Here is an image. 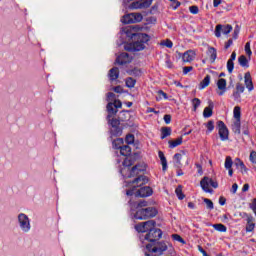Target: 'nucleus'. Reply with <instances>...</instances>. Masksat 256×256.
Returning a JSON list of instances; mask_svg holds the SVG:
<instances>
[{"instance_id": "1", "label": "nucleus", "mask_w": 256, "mask_h": 256, "mask_svg": "<svg viewBox=\"0 0 256 256\" xmlns=\"http://www.w3.org/2000/svg\"><path fill=\"white\" fill-rule=\"evenodd\" d=\"M146 183H149L147 176L140 175L136 177L133 181L128 183V187L131 188L126 191V195H135V197H151V195H153V189L149 186L143 187V185H146ZM137 187L141 188L135 191Z\"/></svg>"}, {"instance_id": "2", "label": "nucleus", "mask_w": 256, "mask_h": 256, "mask_svg": "<svg viewBox=\"0 0 256 256\" xmlns=\"http://www.w3.org/2000/svg\"><path fill=\"white\" fill-rule=\"evenodd\" d=\"M132 165L133 159H131V157L125 158V160L123 161V169L120 170V173L126 179H131V177H137V175H139L141 171H145L143 166L139 164L129 169V167H131Z\"/></svg>"}, {"instance_id": "3", "label": "nucleus", "mask_w": 256, "mask_h": 256, "mask_svg": "<svg viewBox=\"0 0 256 256\" xmlns=\"http://www.w3.org/2000/svg\"><path fill=\"white\" fill-rule=\"evenodd\" d=\"M167 249V244L165 242H158L154 244L146 245V256H161L163 252Z\"/></svg>"}, {"instance_id": "4", "label": "nucleus", "mask_w": 256, "mask_h": 256, "mask_svg": "<svg viewBox=\"0 0 256 256\" xmlns=\"http://www.w3.org/2000/svg\"><path fill=\"white\" fill-rule=\"evenodd\" d=\"M130 37L131 39L137 37V41L133 43L134 51H143L145 49V43L149 41V35L143 33H132Z\"/></svg>"}, {"instance_id": "5", "label": "nucleus", "mask_w": 256, "mask_h": 256, "mask_svg": "<svg viewBox=\"0 0 256 256\" xmlns=\"http://www.w3.org/2000/svg\"><path fill=\"white\" fill-rule=\"evenodd\" d=\"M17 223L22 233H29V231H31V219H29V216H27V214H18Z\"/></svg>"}, {"instance_id": "6", "label": "nucleus", "mask_w": 256, "mask_h": 256, "mask_svg": "<svg viewBox=\"0 0 256 256\" xmlns=\"http://www.w3.org/2000/svg\"><path fill=\"white\" fill-rule=\"evenodd\" d=\"M163 237V232L161 229L153 228L146 235L141 236V241H149L150 243H155V241H159V239Z\"/></svg>"}, {"instance_id": "7", "label": "nucleus", "mask_w": 256, "mask_h": 256, "mask_svg": "<svg viewBox=\"0 0 256 256\" xmlns=\"http://www.w3.org/2000/svg\"><path fill=\"white\" fill-rule=\"evenodd\" d=\"M157 225V222L155 220H148L146 222H140L135 225V229L138 233H149L153 229H155V226Z\"/></svg>"}, {"instance_id": "8", "label": "nucleus", "mask_w": 256, "mask_h": 256, "mask_svg": "<svg viewBox=\"0 0 256 256\" xmlns=\"http://www.w3.org/2000/svg\"><path fill=\"white\" fill-rule=\"evenodd\" d=\"M200 185L203 191H205V193H211V190L209 189V185H211V187H213L214 189H217L219 187V184L209 177H204L200 181Z\"/></svg>"}, {"instance_id": "9", "label": "nucleus", "mask_w": 256, "mask_h": 256, "mask_svg": "<svg viewBox=\"0 0 256 256\" xmlns=\"http://www.w3.org/2000/svg\"><path fill=\"white\" fill-rule=\"evenodd\" d=\"M123 107V104L121 103V100H114V103L109 102L107 104V111H108V119H111L113 115H116L117 109H121Z\"/></svg>"}, {"instance_id": "10", "label": "nucleus", "mask_w": 256, "mask_h": 256, "mask_svg": "<svg viewBox=\"0 0 256 256\" xmlns=\"http://www.w3.org/2000/svg\"><path fill=\"white\" fill-rule=\"evenodd\" d=\"M218 135L221 141L229 140V129L225 125L224 121H218Z\"/></svg>"}, {"instance_id": "11", "label": "nucleus", "mask_w": 256, "mask_h": 256, "mask_svg": "<svg viewBox=\"0 0 256 256\" xmlns=\"http://www.w3.org/2000/svg\"><path fill=\"white\" fill-rule=\"evenodd\" d=\"M153 0H138L132 2L129 6L130 9H147L151 7Z\"/></svg>"}, {"instance_id": "12", "label": "nucleus", "mask_w": 256, "mask_h": 256, "mask_svg": "<svg viewBox=\"0 0 256 256\" xmlns=\"http://www.w3.org/2000/svg\"><path fill=\"white\" fill-rule=\"evenodd\" d=\"M231 31H233V26H231L230 24H227V25L218 24L215 29V36L221 37V33L222 35H229Z\"/></svg>"}, {"instance_id": "13", "label": "nucleus", "mask_w": 256, "mask_h": 256, "mask_svg": "<svg viewBox=\"0 0 256 256\" xmlns=\"http://www.w3.org/2000/svg\"><path fill=\"white\" fill-rule=\"evenodd\" d=\"M116 63L118 65H127V63H131V56L127 52H123L116 58Z\"/></svg>"}, {"instance_id": "14", "label": "nucleus", "mask_w": 256, "mask_h": 256, "mask_svg": "<svg viewBox=\"0 0 256 256\" xmlns=\"http://www.w3.org/2000/svg\"><path fill=\"white\" fill-rule=\"evenodd\" d=\"M217 87L220 90V92H218V95H225V91H227V80H225L224 78H220L217 82Z\"/></svg>"}, {"instance_id": "15", "label": "nucleus", "mask_w": 256, "mask_h": 256, "mask_svg": "<svg viewBox=\"0 0 256 256\" xmlns=\"http://www.w3.org/2000/svg\"><path fill=\"white\" fill-rule=\"evenodd\" d=\"M193 59H195V52L193 50L186 51L182 56V61H184V63H191Z\"/></svg>"}, {"instance_id": "16", "label": "nucleus", "mask_w": 256, "mask_h": 256, "mask_svg": "<svg viewBox=\"0 0 256 256\" xmlns=\"http://www.w3.org/2000/svg\"><path fill=\"white\" fill-rule=\"evenodd\" d=\"M208 105L209 106L204 108V111H203V117L205 119H209V117L213 116V107H214L213 101H209Z\"/></svg>"}, {"instance_id": "17", "label": "nucleus", "mask_w": 256, "mask_h": 256, "mask_svg": "<svg viewBox=\"0 0 256 256\" xmlns=\"http://www.w3.org/2000/svg\"><path fill=\"white\" fill-rule=\"evenodd\" d=\"M108 77L110 81H117L119 79V68H111L108 72Z\"/></svg>"}, {"instance_id": "18", "label": "nucleus", "mask_w": 256, "mask_h": 256, "mask_svg": "<svg viewBox=\"0 0 256 256\" xmlns=\"http://www.w3.org/2000/svg\"><path fill=\"white\" fill-rule=\"evenodd\" d=\"M244 83L248 91H253V80L251 79V73L247 72L244 76Z\"/></svg>"}, {"instance_id": "19", "label": "nucleus", "mask_w": 256, "mask_h": 256, "mask_svg": "<svg viewBox=\"0 0 256 256\" xmlns=\"http://www.w3.org/2000/svg\"><path fill=\"white\" fill-rule=\"evenodd\" d=\"M231 129L235 135H241V120H234Z\"/></svg>"}, {"instance_id": "20", "label": "nucleus", "mask_w": 256, "mask_h": 256, "mask_svg": "<svg viewBox=\"0 0 256 256\" xmlns=\"http://www.w3.org/2000/svg\"><path fill=\"white\" fill-rule=\"evenodd\" d=\"M146 213H147V211L145 210V208L138 209L136 211V213L134 214V218H136L140 221H143V220L147 219Z\"/></svg>"}, {"instance_id": "21", "label": "nucleus", "mask_w": 256, "mask_h": 256, "mask_svg": "<svg viewBox=\"0 0 256 256\" xmlns=\"http://www.w3.org/2000/svg\"><path fill=\"white\" fill-rule=\"evenodd\" d=\"M183 157H185V151H182L181 153H176L174 155L175 167H181V159H183Z\"/></svg>"}, {"instance_id": "22", "label": "nucleus", "mask_w": 256, "mask_h": 256, "mask_svg": "<svg viewBox=\"0 0 256 256\" xmlns=\"http://www.w3.org/2000/svg\"><path fill=\"white\" fill-rule=\"evenodd\" d=\"M146 211V219H151L157 215V209L155 207L144 208Z\"/></svg>"}, {"instance_id": "23", "label": "nucleus", "mask_w": 256, "mask_h": 256, "mask_svg": "<svg viewBox=\"0 0 256 256\" xmlns=\"http://www.w3.org/2000/svg\"><path fill=\"white\" fill-rule=\"evenodd\" d=\"M116 149H120V153L124 157H128V155H131V147L129 145L119 146L116 147Z\"/></svg>"}, {"instance_id": "24", "label": "nucleus", "mask_w": 256, "mask_h": 256, "mask_svg": "<svg viewBox=\"0 0 256 256\" xmlns=\"http://www.w3.org/2000/svg\"><path fill=\"white\" fill-rule=\"evenodd\" d=\"M158 157L161 161L162 171H167V158L165 157L163 151L158 152Z\"/></svg>"}, {"instance_id": "25", "label": "nucleus", "mask_w": 256, "mask_h": 256, "mask_svg": "<svg viewBox=\"0 0 256 256\" xmlns=\"http://www.w3.org/2000/svg\"><path fill=\"white\" fill-rule=\"evenodd\" d=\"M168 143H169L170 149H175V147H179V145L183 143V138L179 137L176 140H169Z\"/></svg>"}, {"instance_id": "26", "label": "nucleus", "mask_w": 256, "mask_h": 256, "mask_svg": "<svg viewBox=\"0 0 256 256\" xmlns=\"http://www.w3.org/2000/svg\"><path fill=\"white\" fill-rule=\"evenodd\" d=\"M208 55L210 56L211 63H215V59H217V49H215L214 47H209Z\"/></svg>"}, {"instance_id": "27", "label": "nucleus", "mask_w": 256, "mask_h": 256, "mask_svg": "<svg viewBox=\"0 0 256 256\" xmlns=\"http://www.w3.org/2000/svg\"><path fill=\"white\" fill-rule=\"evenodd\" d=\"M171 127H162L161 128V139H167V137H171Z\"/></svg>"}, {"instance_id": "28", "label": "nucleus", "mask_w": 256, "mask_h": 256, "mask_svg": "<svg viewBox=\"0 0 256 256\" xmlns=\"http://www.w3.org/2000/svg\"><path fill=\"white\" fill-rule=\"evenodd\" d=\"M238 63L241 67H245L246 69L249 68V60H247V57L245 55H241L238 58Z\"/></svg>"}, {"instance_id": "29", "label": "nucleus", "mask_w": 256, "mask_h": 256, "mask_svg": "<svg viewBox=\"0 0 256 256\" xmlns=\"http://www.w3.org/2000/svg\"><path fill=\"white\" fill-rule=\"evenodd\" d=\"M122 23H124V25H129L131 23H135L134 19H133V13L127 14L122 18Z\"/></svg>"}, {"instance_id": "30", "label": "nucleus", "mask_w": 256, "mask_h": 256, "mask_svg": "<svg viewBox=\"0 0 256 256\" xmlns=\"http://www.w3.org/2000/svg\"><path fill=\"white\" fill-rule=\"evenodd\" d=\"M209 83H211V76L206 75L205 78L201 81L199 89H205V87H209Z\"/></svg>"}, {"instance_id": "31", "label": "nucleus", "mask_w": 256, "mask_h": 256, "mask_svg": "<svg viewBox=\"0 0 256 256\" xmlns=\"http://www.w3.org/2000/svg\"><path fill=\"white\" fill-rule=\"evenodd\" d=\"M233 115H234L235 121H241V107L239 106L234 107Z\"/></svg>"}, {"instance_id": "32", "label": "nucleus", "mask_w": 256, "mask_h": 256, "mask_svg": "<svg viewBox=\"0 0 256 256\" xmlns=\"http://www.w3.org/2000/svg\"><path fill=\"white\" fill-rule=\"evenodd\" d=\"M213 228L216 231H219L220 233H226L227 232V226H225L223 224H214Z\"/></svg>"}, {"instance_id": "33", "label": "nucleus", "mask_w": 256, "mask_h": 256, "mask_svg": "<svg viewBox=\"0 0 256 256\" xmlns=\"http://www.w3.org/2000/svg\"><path fill=\"white\" fill-rule=\"evenodd\" d=\"M175 193L180 201H183V199H185V194H183V188L181 186H178L176 188Z\"/></svg>"}, {"instance_id": "34", "label": "nucleus", "mask_w": 256, "mask_h": 256, "mask_svg": "<svg viewBox=\"0 0 256 256\" xmlns=\"http://www.w3.org/2000/svg\"><path fill=\"white\" fill-rule=\"evenodd\" d=\"M235 165L236 167H238V169H240L242 172L243 171H247V167H245V163H243V161H241V159H236L235 160Z\"/></svg>"}, {"instance_id": "35", "label": "nucleus", "mask_w": 256, "mask_h": 256, "mask_svg": "<svg viewBox=\"0 0 256 256\" xmlns=\"http://www.w3.org/2000/svg\"><path fill=\"white\" fill-rule=\"evenodd\" d=\"M225 169H231L233 167V159H231V156H227L224 163Z\"/></svg>"}, {"instance_id": "36", "label": "nucleus", "mask_w": 256, "mask_h": 256, "mask_svg": "<svg viewBox=\"0 0 256 256\" xmlns=\"http://www.w3.org/2000/svg\"><path fill=\"white\" fill-rule=\"evenodd\" d=\"M135 83H137V80L131 77L126 79V87H129V89H133V87H135Z\"/></svg>"}, {"instance_id": "37", "label": "nucleus", "mask_w": 256, "mask_h": 256, "mask_svg": "<svg viewBox=\"0 0 256 256\" xmlns=\"http://www.w3.org/2000/svg\"><path fill=\"white\" fill-rule=\"evenodd\" d=\"M134 23H141L143 21V15L141 13H132Z\"/></svg>"}, {"instance_id": "38", "label": "nucleus", "mask_w": 256, "mask_h": 256, "mask_svg": "<svg viewBox=\"0 0 256 256\" xmlns=\"http://www.w3.org/2000/svg\"><path fill=\"white\" fill-rule=\"evenodd\" d=\"M203 201L206 204L207 209H209L210 211H213V209H215V206L213 205V201H211V199L204 198Z\"/></svg>"}, {"instance_id": "39", "label": "nucleus", "mask_w": 256, "mask_h": 256, "mask_svg": "<svg viewBox=\"0 0 256 256\" xmlns=\"http://www.w3.org/2000/svg\"><path fill=\"white\" fill-rule=\"evenodd\" d=\"M109 123H110L111 127H113L114 129H117V127H119V125H120V122L117 118L109 119Z\"/></svg>"}, {"instance_id": "40", "label": "nucleus", "mask_w": 256, "mask_h": 256, "mask_svg": "<svg viewBox=\"0 0 256 256\" xmlns=\"http://www.w3.org/2000/svg\"><path fill=\"white\" fill-rule=\"evenodd\" d=\"M192 104H193V110L197 111V108H199L201 105V100L199 98H194L192 99Z\"/></svg>"}, {"instance_id": "41", "label": "nucleus", "mask_w": 256, "mask_h": 256, "mask_svg": "<svg viewBox=\"0 0 256 256\" xmlns=\"http://www.w3.org/2000/svg\"><path fill=\"white\" fill-rule=\"evenodd\" d=\"M161 99H168L167 93H165L163 90L158 91V96L156 97V101H161Z\"/></svg>"}, {"instance_id": "42", "label": "nucleus", "mask_w": 256, "mask_h": 256, "mask_svg": "<svg viewBox=\"0 0 256 256\" xmlns=\"http://www.w3.org/2000/svg\"><path fill=\"white\" fill-rule=\"evenodd\" d=\"M206 128L208 133H211L213 129H215V122L213 120H209L208 123L206 124Z\"/></svg>"}, {"instance_id": "43", "label": "nucleus", "mask_w": 256, "mask_h": 256, "mask_svg": "<svg viewBox=\"0 0 256 256\" xmlns=\"http://www.w3.org/2000/svg\"><path fill=\"white\" fill-rule=\"evenodd\" d=\"M127 145H133L135 143V136L133 134H128L125 139Z\"/></svg>"}, {"instance_id": "44", "label": "nucleus", "mask_w": 256, "mask_h": 256, "mask_svg": "<svg viewBox=\"0 0 256 256\" xmlns=\"http://www.w3.org/2000/svg\"><path fill=\"white\" fill-rule=\"evenodd\" d=\"M233 69H235V63H233V60L227 61V71L228 73H233Z\"/></svg>"}, {"instance_id": "45", "label": "nucleus", "mask_w": 256, "mask_h": 256, "mask_svg": "<svg viewBox=\"0 0 256 256\" xmlns=\"http://www.w3.org/2000/svg\"><path fill=\"white\" fill-rule=\"evenodd\" d=\"M245 53L248 55V57H251L253 55V52L251 51V42H247L245 44Z\"/></svg>"}, {"instance_id": "46", "label": "nucleus", "mask_w": 256, "mask_h": 256, "mask_svg": "<svg viewBox=\"0 0 256 256\" xmlns=\"http://www.w3.org/2000/svg\"><path fill=\"white\" fill-rule=\"evenodd\" d=\"M160 45H163L164 47L171 49L173 47V42L171 40H164L160 43Z\"/></svg>"}, {"instance_id": "47", "label": "nucleus", "mask_w": 256, "mask_h": 256, "mask_svg": "<svg viewBox=\"0 0 256 256\" xmlns=\"http://www.w3.org/2000/svg\"><path fill=\"white\" fill-rule=\"evenodd\" d=\"M236 91L238 93H244L245 92V86H243V84H241V83H237L236 84Z\"/></svg>"}, {"instance_id": "48", "label": "nucleus", "mask_w": 256, "mask_h": 256, "mask_svg": "<svg viewBox=\"0 0 256 256\" xmlns=\"http://www.w3.org/2000/svg\"><path fill=\"white\" fill-rule=\"evenodd\" d=\"M189 11H190V13H192V15H197V13H199V7H197V6H190L189 7Z\"/></svg>"}, {"instance_id": "49", "label": "nucleus", "mask_w": 256, "mask_h": 256, "mask_svg": "<svg viewBox=\"0 0 256 256\" xmlns=\"http://www.w3.org/2000/svg\"><path fill=\"white\" fill-rule=\"evenodd\" d=\"M234 101H241V92L234 91L232 94Z\"/></svg>"}, {"instance_id": "50", "label": "nucleus", "mask_w": 256, "mask_h": 256, "mask_svg": "<svg viewBox=\"0 0 256 256\" xmlns=\"http://www.w3.org/2000/svg\"><path fill=\"white\" fill-rule=\"evenodd\" d=\"M172 238L174 239V241H178L179 243H185V240H183L178 234H173Z\"/></svg>"}, {"instance_id": "51", "label": "nucleus", "mask_w": 256, "mask_h": 256, "mask_svg": "<svg viewBox=\"0 0 256 256\" xmlns=\"http://www.w3.org/2000/svg\"><path fill=\"white\" fill-rule=\"evenodd\" d=\"M250 161H251V163H254L256 165V152L255 151H252L250 153Z\"/></svg>"}, {"instance_id": "52", "label": "nucleus", "mask_w": 256, "mask_h": 256, "mask_svg": "<svg viewBox=\"0 0 256 256\" xmlns=\"http://www.w3.org/2000/svg\"><path fill=\"white\" fill-rule=\"evenodd\" d=\"M253 229H255V223H248V225L246 227V231L251 233V231H253Z\"/></svg>"}, {"instance_id": "53", "label": "nucleus", "mask_w": 256, "mask_h": 256, "mask_svg": "<svg viewBox=\"0 0 256 256\" xmlns=\"http://www.w3.org/2000/svg\"><path fill=\"white\" fill-rule=\"evenodd\" d=\"M191 71H193L192 66H186V67L183 68L184 75H187V73H191Z\"/></svg>"}, {"instance_id": "54", "label": "nucleus", "mask_w": 256, "mask_h": 256, "mask_svg": "<svg viewBox=\"0 0 256 256\" xmlns=\"http://www.w3.org/2000/svg\"><path fill=\"white\" fill-rule=\"evenodd\" d=\"M131 75H135L136 77H139V75H141V71L138 68H134L131 71Z\"/></svg>"}, {"instance_id": "55", "label": "nucleus", "mask_w": 256, "mask_h": 256, "mask_svg": "<svg viewBox=\"0 0 256 256\" xmlns=\"http://www.w3.org/2000/svg\"><path fill=\"white\" fill-rule=\"evenodd\" d=\"M164 122L166 123V125H169V123H171V115H164Z\"/></svg>"}, {"instance_id": "56", "label": "nucleus", "mask_w": 256, "mask_h": 256, "mask_svg": "<svg viewBox=\"0 0 256 256\" xmlns=\"http://www.w3.org/2000/svg\"><path fill=\"white\" fill-rule=\"evenodd\" d=\"M237 189H239V186L237 185V183H234L231 188V193L235 195V193H237Z\"/></svg>"}, {"instance_id": "57", "label": "nucleus", "mask_w": 256, "mask_h": 256, "mask_svg": "<svg viewBox=\"0 0 256 256\" xmlns=\"http://www.w3.org/2000/svg\"><path fill=\"white\" fill-rule=\"evenodd\" d=\"M137 207H147V201L140 200L137 204Z\"/></svg>"}, {"instance_id": "58", "label": "nucleus", "mask_w": 256, "mask_h": 256, "mask_svg": "<svg viewBox=\"0 0 256 256\" xmlns=\"http://www.w3.org/2000/svg\"><path fill=\"white\" fill-rule=\"evenodd\" d=\"M115 93H123V88L121 86H116L113 88Z\"/></svg>"}, {"instance_id": "59", "label": "nucleus", "mask_w": 256, "mask_h": 256, "mask_svg": "<svg viewBox=\"0 0 256 256\" xmlns=\"http://www.w3.org/2000/svg\"><path fill=\"white\" fill-rule=\"evenodd\" d=\"M107 98H108V101H113V99H115V93L109 92L107 94Z\"/></svg>"}, {"instance_id": "60", "label": "nucleus", "mask_w": 256, "mask_h": 256, "mask_svg": "<svg viewBox=\"0 0 256 256\" xmlns=\"http://www.w3.org/2000/svg\"><path fill=\"white\" fill-rule=\"evenodd\" d=\"M225 203H227V199H225V197L221 196L219 198V205H225Z\"/></svg>"}, {"instance_id": "61", "label": "nucleus", "mask_w": 256, "mask_h": 256, "mask_svg": "<svg viewBox=\"0 0 256 256\" xmlns=\"http://www.w3.org/2000/svg\"><path fill=\"white\" fill-rule=\"evenodd\" d=\"M231 45H233V39H229L227 41V43L225 44V49H229V47H231Z\"/></svg>"}, {"instance_id": "62", "label": "nucleus", "mask_w": 256, "mask_h": 256, "mask_svg": "<svg viewBox=\"0 0 256 256\" xmlns=\"http://www.w3.org/2000/svg\"><path fill=\"white\" fill-rule=\"evenodd\" d=\"M237 37H239V28H235L233 33V39H237Z\"/></svg>"}, {"instance_id": "63", "label": "nucleus", "mask_w": 256, "mask_h": 256, "mask_svg": "<svg viewBox=\"0 0 256 256\" xmlns=\"http://www.w3.org/2000/svg\"><path fill=\"white\" fill-rule=\"evenodd\" d=\"M220 3H221V0H213L214 7H219Z\"/></svg>"}, {"instance_id": "64", "label": "nucleus", "mask_w": 256, "mask_h": 256, "mask_svg": "<svg viewBox=\"0 0 256 256\" xmlns=\"http://www.w3.org/2000/svg\"><path fill=\"white\" fill-rule=\"evenodd\" d=\"M242 191H243V193L249 191V184H244Z\"/></svg>"}]
</instances>
